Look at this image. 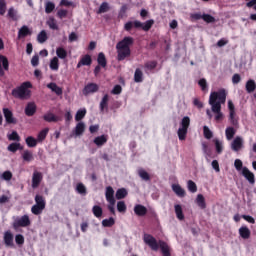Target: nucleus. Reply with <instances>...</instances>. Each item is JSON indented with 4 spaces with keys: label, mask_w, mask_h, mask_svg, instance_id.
<instances>
[{
    "label": "nucleus",
    "mask_w": 256,
    "mask_h": 256,
    "mask_svg": "<svg viewBox=\"0 0 256 256\" xmlns=\"http://www.w3.org/2000/svg\"><path fill=\"white\" fill-rule=\"evenodd\" d=\"M227 101V91L220 89L217 92H211L209 97V105H211L212 113L215 114V121H223V112L221 105H225Z\"/></svg>",
    "instance_id": "1"
},
{
    "label": "nucleus",
    "mask_w": 256,
    "mask_h": 256,
    "mask_svg": "<svg viewBox=\"0 0 256 256\" xmlns=\"http://www.w3.org/2000/svg\"><path fill=\"white\" fill-rule=\"evenodd\" d=\"M133 43H135V39L131 36H126L116 44L117 61H125L128 57H131Z\"/></svg>",
    "instance_id": "2"
},
{
    "label": "nucleus",
    "mask_w": 256,
    "mask_h": 256,
    "mask_svg": "<svg viewBox=\"0 0 256 256\" xmlns=\"http://www.w3.org/2000/svg\"><path fill=\"white\" fill-rule=\"evenodd\" d=\"M143 241L152 251H159L161 249L162 256H171V251L169 250V245L165 241H158L151 234L145 233L143 236Z\"/></svg>",
    "instance_id": "3"
},
{
    "label": "nucleus",
    "mask_w": 256,
    "mask_h": 256,
    "mask_svg": "<svg viewBox=\"0 0 256 256\" xmlns=\"http://www.w3.org/2000/svg\"><path fill=\"white\" fill-rule=\"evenodd\" d=\"M31 87H33L31 82H23L20 86L12 90V97H15V99H29L31 97V90H29Z\"/></svg>",
    "instance_id": "4"
},
{
    "label": "nucleus",
    "mask_w": 256,
    "mask_h": 256,
    "mask_svg": "<svg viewBox=\"0 0 256 256\" xmlns=\"http://www.w3.org/2000/svg\"><path fill=\"white\" fill-rule=\"evenodd\" d=\"M153 25H155V20H153V19L147 20L144 23L139 20H135L134 22L128 21L124 25V29H125V31H131V29H133V27H135V29H142L143 31H149L151 29V27H153Z\"/></svg>",
    "instance_id": "5"
},
{
    "label": "nucleus",
    "mask_w": 256,
    "mask_h": 256,
    "mask_svg": "<svg viewBox=\"0 0 256 256\" xmlns=\"http://www.w3.org/2000/svg\"><path fill=\"white\" fill-rule=\"evenodd\" d=\"M31 225V219L29 218V215L25 214L21 216L20 218H16L12 224L13 229L17 231L20 227H29Z\"/></svg>",
    "instance_id": "6"
},
{
    "label": "nucleus",
    "mask_w": 256,
    "mask_h": 256,
    "mask_svg": "<svg viewBox=\"0 0 256 256\" xmlns=\"http://www.w3.org/2000/svg\"><path fill=\"white\" fill-rule=\"evenodd\" d=\"M5 71H9V59L0 54V77H5Z\"/></svg>",
    "instance_id": "7"
},
{
    "label": "nucleus",
    "mask_w": 256,
    "mask_h": 256,
    "mask_svg": "<svg viewBox=\"0 0 256 256\" xmlns=\"http://www.w3.org/2000/svg\"><path fill=\"white\" fill-rule=\"evenodd\" d=\"M41 181H43V173L34 171L32 175V189H37L41 185Z\"/></svg>",
    "instance_id": "8"
},
{
    "label": "nucleus",
    "mask_w": 256,
    "mask_h": 256,
    "mask_svg": "<svg viewBox=\"0 0 256 256\" xmlns=\"http://www.w3.org/2000/svg\"><path fill=\"white\" fill-rule=\"evenodd\" d=\"M3 113L6 123H8L9 125H15L17 123V119L13 117V112L9 110V108H3Z\"/></svg>",
    "instance_id": "9"
},
{
    "label": "nucleus",
    "mask_w": 256,
    "mask_h": 256,
    "mask_svg": "<svg viewBox=\"0 0 256 256\" xmlns=\"http://www.w3.org/2000/svg\"><path fill=\"white\" fill-rule=\"evenodd\" d=\"M3 241L6 247H15V243L13 242V233L11 230L4 232Z\"/></svg>",
    "instance_id": "10"
},
{
    "label": "nucleus",
    "mask_w": 256,
    "mask_h": 256,
    "mask_svg": "<svg viewBox=\"0 0 256 256\" xmlns=\"http://www.w3.org/2000/svg\"><path fill=\"white\" fill-rule=\"evenodd\" d=\"M93 63V59L91 58V55L86 54L84 56H82V58L80 59V61L77 64V69H81V67L83 66H91V64Z\"/></svg>",
    "instance_id": "11"
},
{
    "label": "nucleus",
    "mask_w": 256,
    "mask_h": 256,
    "mask_svg": "<svg viewBox=\"0 0 256 256\" xmlns=\"http://www.w3.org/2000/svg\"><path fill=\"white\" fill-rule=\"evenodd\" d=\"M242 175H243V177H245L247 179V181H248V183H250V185H255V174H253V172L249 171V168L243 167Z\"/></svg>",
    "instance_id": "12"
},
{
    "label": "nucleus",
    "mask_w": 256,
    "mask_h": 256,
    "mask_svg": "<svg viewBox=\"0 0 256 256\" xmlns=\"http://www.w3.org/2000/svg\"><path fill=\"white\" fill-rule=\"evenodd\" d=\"M97 91H99V85L88 83L83 89V95H91V93H97Z\"/></svg>",
    "instance_id": "13"
},
{
    "label": "nucleus",
    "mask_w": 256,
    "mask_h": 256,
    "mask_svg": "<svg viewBox=\"0 0 256 256\" xmlns=\"http://www.w3.org/2000/svg\"><path fill=\"white\" fill-rule=\"evenodd\" d=\"M37 113V105H35V102H29L25 107V115L27 117H33Z\"/></svg>",
    "instance_id": "14"
},
{
    "label": "nucleus",
    "mask_w": 256,
    "mask_h": 256,
    "mask_svg": "<svg viewBox=\"0 0 256 256\" xmlns=\"http://www.w3.org/2000/svg\"><path fill=\"white\" fill-rule=\"evenodd\" d=\"M243 148V138L237 136L231 143V149L232 151H241Z\"/></svg>",
    "instance_id": "15"
},
{
    "label": "nucleus",
    "mask_w": 256,
    "mask_h": 256,
    "mask_svg": "<svg viewBox=\"0 0 256 256\" xmlns=\"http://www.w3.org/2000/svg\"><path fill=\"white\" fill-rule=\"evenodd\" d=\"M29 35H33V32L27 25L22 26L18 31V39H25V37H29Z\"/></svg>",
    "instance_id": "16"
},
{
    "label": "nucleus",
    "mask_w": 256,
    "mask_h": 256,
    "mask_svg": "<svg viewBox=\"0 0 256 256\" xmlns=\"http://www.w3.org/2000/svg\"><path fill=\"white\" fill-rule=\"evenodd\" d=\"M105 198H106L107 203L116 202L115 190H113V187H111V186L106 187Z\"/></svg>",
    "instance_id": "17"
},
{
    "label": "nucleus",
    "mask_w": 256,
    "mask_h": 256,
    "mask_svg": "<svg viewBox=\"0 0 256 256\" xmlns=\"http://www.w3.org/2000/svg\"><path fill=\"white\" fill-rule=\"evenodd\" d=\"M107 141H109V136L107 134H103L101 136L94 138L93 143L97 147H103V145H105Z\"/></svg>",
    "instance_id": "18"
},
{
    "label": "nucleus",
    "mask_w": 256,
    "mask_h": 256,
    "mask_svg": "<svg viewBox=\"0 0 256 256\" xmlns=\"http://www.w3.org/2000/svg\"><path fill=\"white\" fill-rule=\"evenodd\" d=\"M44 121L46 123H57L58 121H61V118L53 114L52 112H47L43 116Z\"/></svg>",
    "instance_id": "19"
},
{
    "label": "nucleus",
    "mask_w": 256,
    "mask_h": 256,
    "mask_svg": "<svg viewBox=\"0 0 256 256\" xmlns=\"http://www.w3.org/2000/svg\"><path fill=\"white\" fill-rule=\"evenodd\" d=\"M100 111L103 113L105 110L109 111V94H105L100 102Z\"/></svg>",
    "instance_id": "20"
},
{
    "label": "nucleus",
    "mask_w": 256,
    "mask_h": 256,
    "mask_svg": "<svg viewBox=\"0 0 256 256\" xmlns=\"http://www.w3.org/2000/svg\"><path fill=\"white\" fill-rule=\"evenodd\" d=\"M134 213L138 215V217H145V215H147V207L138 204L134 207Z\"/></svg>",
    "instance_id": "21"
},
{
    "label": "nucleus",
    "mask_w": 256,
    "mask_h": 256,
    "mask_svg": "<svg viewBox=\"0 0 256 256\" xmlns=\"http://www.w3.org/2000/svg\"><path fill=\"white\" fill-rule=\"evenodd\" d=\"M238 232L242 239H249L251 237V230L247 226L240 227Z\"/></svg>",
    "instance_id": "22"
},
{
    "label": "nucleus",
    "mask_w": 256,
    "mask_h": 256,
    "mask_svg": "<svg viewBox=\"0 0 256 256\" xmlns=\"http://www.w3.org/2000/svg\"><path fill=\"white\" fill-rule=\"evenodd\" d=\"M47 88L50 89L53 93L59 95H63V88L59 87L57 83L51 82L47 84Z\"/></svg>",
    "instance_id": "23"
},
{
    "label": "nucleus",
    "mask_w": 256,
    "mask_h": 256,
    "mask_svg": "<svg viewBox=\"0 0 256 256\" xmlns=\"http://www.w3.org/2000/svg\"><path fill=\"white\" fill-rule=\"evenodd\" d=\"M22 159L25 163H31V161L35 160V156H33V152L30 150H24L22 153Z\"/></svg>",
    "instance_id": "24"
},
{
    "label": "nucleus",
    "mask_w": 256,
    "mask_h": 256,
    "mask_svg": "<svg viewBox=\"0 0 256 256\" xmlns=\"http://www.w3.org/2000/svg\"><path fill=\"white\" fill-rule=\"evenodd\" d=\"M83 133H85V123L79 122L74 129V134L76 137H80Z\"/></svg>",
    "instance_id": "25"
},
{
    "label": "nucleus",
    "mask_w": 256,
    "mask_h": 256,
    "mask_svg": "<svg viewBox=\"0 0 256 256\" xmlns=\"http://www.w3.org/2000/svg\"><path fill=\"white\" fill-rule=\"evenodd\" d=\"M7 149L10 153H17V151H22L23 146H21V143L13 142L7 147Z\"/></svg>",
    "instance_id": "26"
},
{
    "label": "nucleus",
    "mask_w": 256,
    "mask_h": 256,
    "mask_svg": "<svg viewBox=\"0 0 256 256\" xmlns=\"http://www.w3.org/2000/svg\"><path fill=\"white\" fill-rule=\"evenodd\" d=\"M97 63L100 67H107V58L105 57V53L100 52L97 57Z\"/></svg>",
    "instance_id": "27"
},
{
    "label": "nucleus",
    "mask_w": 256,
    "mask_h": 256,
    "mask_svg": "<svg viewBox=\"0 0 256 256\" xmlns=\"http://www.w3.org/2000/svg\"><path fill=\"white\" fill-rule=\"evenodd\" d=\"M196 203L200 209H207V203H205V196L203 194L197 195Z\"/></svg>",
    "instance_id": "28"
},
{
    "label": "nucleus",
    "mask_w": 256,
    "mask_h": 256,
    "mask_svg": "<svg viewBox=\"0 0 256 256\" xmlns=\"http://www.w3.org/2000/svg\"><path fill=\"white\" fill-rule=\"evenodd\" d=\"M49 134V128H44L41 130L37 135V141L38 143H42V141H45L47 139V135Z\"/></svg>",
    "instance_id": "29"
},
{
    "label": "nucleus",
    "mask_w": 256,
    "mask_h": 256,
    "mask_svg": "<svg viewBox=\"0 0 256 256\" xmlns=\"http://www.w3.org/2000/svg\"><path fill=\"white\" fill-rule=\"evenodd\" d=\"M174 209L177 219H179V221H183V219H185V215L183 214V208L181 207V205L176 204L174 206Z\"/></svg>",
    "instance_id": "30"
},
{
    "label": "nucleus",
    "mask_w": 256,
    "mask_h": 256,
    "mask_svg": "<svg viewBox=\"0 0 256 256\" xmlns=\"http://www.w3.org/2000/svg\"><path fill=\"white\" fill-rule=\"evenodd\" d=\"M172 191H174L178 197H185V190L182 189L179 184L172 185Z\"/></svg>",
    "instance_id": "31"
},
{
    "label": "nucleus",
    "mask_w": 256,
    "mask_h": 256,
    "mask_svg": "<svg viewBox=\"0 0 256 256\" xmlns=\"http://www.w3.org/2000/svg\"><path fill=\"white\" fill-rule=\"evenodd\" d=\"M92 213L94 217H97V219H100V217H103V208L99 205H94L92 208Z\"/></svg>",
    "instance_id": "32"
},
{
    "label": "nucleus",
    "mask_w": 256,
    "mask_h": 256,
    "mask_svg": "<svg viewBox=\"0 0 256 256\" xmlns=\"http://www.w3.org/2000/svg\"><path fill=\"white\" fill-rule=\"evenodd\" d=\"M138 175L142 181H151V176L143 168L138 169Z\"/></svg>",
    "instance_id": "33"
},
{
    "label": "nucleus",
    "mask_w": 256,
    "mask_h": 256,
    "mask_svg": "<svg viewBox=\"0 0 256 256\" xmlns=\"http://www.w3.org/2000/svg\"><path fill=\"white\" fill-rule=\"evenodd\" d=\"M38 142L39 141L37 139H35V137H33V136H28L25 139V143H26L27 147H30V148L37 147Z\"/></svg>",
    "instance_id": "34"
},
{
    "label": "nucleus",
    "mask_w": 256,
    "mask_h": 256,
    "mask_svg": "<svg viewBox=\"0 0 256 256\" xmlns=\"http://www.w3.org/2000/svg\"><path fill=\"white\" fill-rule=\"evenodd\" d=\"M191 125V118L189 116H184L180 122V128L189 130Z\"/></svg>",
    "instance_id": "35"
},
{
    "label": "nucleus",
    "mask_w": 256,
    "mask_h": 256,
    "mask_svg": "<svg viewBox=\"0 0 256 256\" xmlns=\"http://www.w3.org/2000/svg\"><path fill=\"white\" fill-rule=\"evenodd\" d=\"M256 89L255 80L250 79L246 82V91L247 93H253Z\"/></svg>",
    "instance_id": "36"
},
{
    "label": "nucleus",
    "mask_w": 256,
    "mask_h": 256,
    "mask_svg": "<svg viewBox=\"0 0 256 256\" xmlns=\"http://www.w3.org/2000/svg\"><path fill=\"white\" fill-rule=\"evenodd\" d=\"M134 82L135 83H143V71L137 68L134 73Z\"/></svg>",
    "instance_id": "37"
},
{
    "label": "nucleus",
    "mask_w": 256,
    "mask_h": 256,
    "mask_svg": "<svg viewBox=\"0 0 256 256\" xmlns=\"http://www.w3.org/2000/svg\"><path fill=\"white\" fill-rule=\"evenodd\" d=\"M35 205L40 206V207H46L47 203L45 202V197L37 194L34 198Z\"/></svg>",
    "instance_id": "38"
},
{
    "label": "nucleus",
    "mask_w": 256,
    "mask_h": 256,
    "mask_svg": "<svg viewBox=\"0 0 256 256\" xmlns=\"http://www.w3.org/2000/svg\"><path fill=\"white\" fill-rule=\"evenodd\" d=\"M145 72L147 73L148 71H153V69L157 68V61H148L144 64Z\"/></svg>",
    "instance_id": "39"
},
{
    "label": "nucleus",
    "mask_w": 256,
    "mask_h": 256,
    "mask_svg": "<svg viewBox=\"0 0 256 256\" xmlns=\"http://www.w3.org/2000/svg\"><path fill=\"white\" fill-rule=\"evenodd\" d=\"M46 23L50 29H53V31H59L57 20H55L53 17H50Z\"/></svg>",
    "instance_id": "40"
},
{
    "label": "nucleus",
    "mask_w": 256,
    "mask_h": 256,
    "mask_svg": "<svg viewBox=\"0 0 256 256\" xmlns=\"http://www.w3.org/2000/svg\"><path fill=\"white\" fill-rule=\"evenodd\" d=\"M236 130L233 127H227L225 130L226 139L228 141H231L233 137H235Z\"/></svg>",
    "instance_id": "41"
},
{
    "label": "nucleus",
    "mask_w": 256,
    "mask_h": 256,
    "mask_svg": "<svg viewBox=\"0 0 256 256\" xmlns=\"http://www.w3.org/2000/svg\"><path fill=\"white\" fill-rule=\"evenodd\" d=\"M43 211H45V207L44 206H37L36 204H34L31 207V213L33 215H41V213H43Z\"/></svg>",
    "instance_id": "42"
},
{
    "label": "nucleus",
    "mask_w": 256,
    "mask_h": 256,
    "mask_svg": "<svg viewBox=\"0 0 256 256\" xmlns=\"http://www.w3.org/2000/svg\"><path fill=\"white\" fill-rule=\"evenodd\" d=\"M189 130H187L186 128H179L177 135L179 138V141H185V139H187V133Z\"/></svg>",
    "instance_id": "43"
},
{
    "label": "nucleus",
    "mask_w": 256,
    "mask_h": 256,
    "mask_svg": "<svg viewBox=\"0 0 256 256\" xmlns=\"http://www.w3.org/2000/svg\"><path fill=\"white\" fill-rule=\"evenodd\" d=\"M213 143L215 144L216 153H218V155H221V153H223V142L215 138L213 140Z\"/></svg>",
    "instance_id": "44"
},
{
    "label": "nucleus",
    "mask_w": 256,
    "mask_h": 256,
    "mask_svg": "<svg viewBox=\"0 0 256 256\" xmlns=\"http://www.w3.org/2000/svg\"><path fill=\"white\" fill-rule=\"evenodd\" d=\"M56 55L59 57V59H67V50L63 47H58L56 49Z\"/></svg>",
    "instance_id": "45"
},
{
    "label": "nucleus",
    "mask_w": 256,
    "mask_h": 256,
    "mask_svg": "<svg viewBox=\"0 0 256 256\" xmlns=\"http://www.w3.org/2000/svg\"><path fill=\"white\" fill-rule=\"evenodd\" d=\"M53 11H55V3L48 1L45 3V13H47V15L53 13Z\"/></svg>",
    "instance_id": "46"
},
{
    "label": "nucleus",
    "mask_w": 256,
    "mask_h": 256,
    "mask_svg": "<svg viewBox=\"0 0 256 256\" xmlns=\"http://www.w3.org/2000/svg\"><path fill=\"white\" fill-rule=\"evenodd\" d=\"M85 115H87V109H80L76 112L75 115V121H81L82 119L85 118Z\"/></svg>",
    "instance_id": "47"
},
{
    "label": "nucleus",
    "mask_w": 256,
    "mask_h": 256,
    "mask_svg": "<svg viewBox=\"0 0 256 256\" xmlns=\"http://www.w3.org/2000/svg\"><path fill=\"white\" fill-rule=\"evenodd\" d=\"M125 197H127V189L120 188L116 191V199L121 200L125 199Z\"/></svg>",
    "instance_id": "48"
},
{
    "label": "nucleus",
    "mask_w": 256,
    "mask_h": 256,
    "mask_svg": "<svg viewBox=\"0 0 256 256\" xmlns=\"http://www.w3.org/2000/svg\"><path fill=\"white\" fill-rule=\"evenodd\" d=\"M50 69L52 71H59V58L54 57L51 61H50Z\"/></svg>",
    "instance_id": "49"
},
{
    "label": "nucleus",
    "mask_w": 256,
    "mask_h": 256,
    "mask_svg": "<svg viewBox=\"0 0 256 256\" xmlns=\"http://www.w3.org/2000/svg\"><path fill=\"white\" fill-rule=\"evenodd\" d=\"M76 191L79 193V195H87V188L85 187V184L78 183L76 185Z\"/></svg>",
    "instance_id": "50"
},
{
    "label": "nucleus",
    "mask_w": 256,
    "mask_h": 256,
    "mask_svg": "<svg viewBox=\"0 0 256 256\" xmlns=\"http://www.w3.org/2000/svg\"><path fill=\"white\" fill-rule=\"evenodd\" d=\"M198 85L199 87H201V90L204 93H207V91H209V86L207 85V80L205 78H202L198 81Z\"/></svg>",
    "instance_id": "51"
},
{
    "label": "nucleus",
    "mask_w": 256,
    "mask_h": 256,
    "mask_svg": "<svg viewBox=\"0 0 256 256\" xmlns=\"http://www.w3.org/2000/svg\"><path fill=\"white\" fill-rule=\"evenodd\" d=\"M113 225H115V218L113 217L102 220V227H113Z\"/></svg>",
    "instance_id": "52"
},
{
    "label": "nucleus",
    "mask_w": 256,
    "mask_h": 256,
    "mask_svg": "<svg viewBox=\"0 0 256 256\" xmlns=\"http://www.w3.org/2000/svg\"><path fill=\"white\" fill-rule=\"evenodd\" d=\"M109 9H110L109 3L103 2V3L100 5V7H99L97 13H98V15H101L102 13H107V11H109Z\"/></svg>",
    "instance_id": "53"
},
{
    "label": "nucleus",
    "mask_w": 256,
    "mask_h": 256,
    "mask_svg": "<svg viewBox=\"0 0 256 256\" xmlns=\"http://www.w3.org/2000/svg\"><path fill=\"white\" fill-rule=\"evenodd\" d=\"M48 37H47V32L45 30H42L38 36H37V41L38 43H45V41H47Z\"/></svg>",
    "instance_id": "54"
},
{
    "label": "nucleus",
    "mask_w": 256,
    "mask_h": 256,
    "mask_svg": "<svg viewBox=\"0 0 256 256\" xmlns=\"http://www.w3.org/2000/svg\"><path fill=\"white\" fill-rule=\"evenodd\" d=\"M8 17L13 21H17V19H19V17L17 16V10L13 7L9 8Z\"/></svg>",
    "instance_id": "55"
},
{
    "label": "nucleus",
    "mask_w": 256,
    "mask_h": 256,
    "mask_svg": "<svg viewBox=\"0 0 256 256\" xmlns=\"http://www.w3.org/2000/svg\"><path fill=\"white\" fill-rule=\"evenodd\" d=\"M229 121L233 127H239V120L235 117V113L229 114Z\"/></svg>",
    "instance_id": "56"
},
{
    "label": "nucleus",
    "mask_w": 256,
    "mask_h": 256,
    "mask_svg": "<svg viewBox=\"0 0 256 256\" xmlns=\"http://www.w3.org/2000/svg\"><path fill=\"white\" fill-rule=\"evenodd\" d=\"M117 211L119 213H125V211H127V205L125 204V201L117 202Z\"/></svg>",
    "instance_id": "57"
},
{
    "label": "nucleus",
    "mask_w": 256,
    "mask_h": 256,
    "mask_svg": "<svg viewBox=\"0 0 256 256\" xmlns=\"http://www.w3.org/2000/svg\"><path fill=\"white\" fill-rule=\"evenodd\" d=\"M203 133H204L205 139H212L213 138V132L207 126L203 127Z\"/></svg>",
    "instance_id": "58"
},
{
    "label": "nucleus",
    "mask_w": 256,
    "mask_h": 256,
    "mask_svg": "<svg viewBox=\"0 0 256 256\" xmlns=\"http://www.w3.org/2000/svg\"><path fill=\"white\" fill-rule=\"evenodd\" d=\"M188 191H190V193H197V184H195L193 180L188 181Z\"/></svg>",
    "instance_id": "59"
},
{
    "label": "nucleus",
    "mask_w": 256,
    "mask_h": 256,
    "mask_svg": "<svg viewBox=\"0 0 256 256\" xmlns=\"http://www.w3.org/2000/svg\"><path fill=\"white\" fill-rule=\"evenodd\" d=\"M202 19L205 23H215V17L211 14H202Z\"/></svg>",
    "instance_id": "60"
},
{
    "label": "nucleus",
    "mask_w": 256,
    "mask_h": 256,
    "mask_svg": "<svg viewBox=\"0 0 256 256\" xmlns=\"http://www.w3.org/2000/svg\"><path fill=\"white\" fill-rule=\"evenodd\" d=\"M9 141H21V137L17 133V131H13L10 135H8Z\"/></svg>",
    "instance_id": "61"
},
{
    "label": "nucleus",
    "mask_w": 256,
    "mask_h": 256,
    "mask_svg": "<svg viewBox=\"0 0 256 256\" xmlns=\"http://www.w3.org/2000/svg\"><path fill=\"white\" fill-rule=\"evenodd\" d=\"M16 245H23L25 243V237L22 234L15 236Z\"/></svg>",
    "instance_id": "62"
},
{
    "label": "nucleus",
    "mask_w": 256,
    "mask_h": 256,
    "mask_svg": "<svg viewBox=\"0 0 256 256\" xmlns=\"http://www.w3.org/2000/svg\"><path fill=\"white\" fill-rule=\"evenodd\" d=\"M2 179H4V181H11V179H13V173H11V171L3 172Z\"/></svg>",
    "instance_id": "63"
},
{
    "label": "nucleus",
    "mask_w": 256,
    "mask_h": 256,
    "mask_svg": "<svg viewBox=\"0 0 256 256\" xmlns=\"http://www.w3.org/2000/svg\"><path fill=\"white\" fill-rule=\"evenodd\" d=\"M68 11L67 10H65V9H60V10H58V12H57V17H59V19H65V17H67V15H68Z\"/></svg>",
    "instance_id": "64"
}]
</instances>
